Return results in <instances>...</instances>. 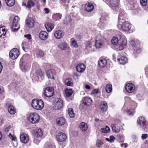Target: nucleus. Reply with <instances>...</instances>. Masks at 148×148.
<instances>
[{
    "label": "nucleus",
    "mask_w": 148,
    "mask_h": 148,
    "mask_svg": "<svg viewBox=\"0 0 148 148\" xmlns=\"http://www.w3.org/2000/svg\"><path fill=\"white\" fill-rule=\"evenodd\" d=\"M32 105L34 109L40 110L44 108V104L42 100L35 99H33L32 101Z\"/></svg>",
    "instance_id": "1"
},
{
    "label": "nucleus",
    "mask_w": 148,
    "mask_h": 148,
    "mask_svg": "<svg viewBox=\"0 0 148 148\" xmlns=\"http://www.w3.org/2000/svg\"><path fill=\"white\" fill-rule=\"evenodd\" d=\"M92 102L91 99L89 97H85L83 98L82 104L80 105V108L83 110H85L86 107L90 105Z\"/></svg>",
    "instance_id": "2"
},
{
    "label": "nucleus",
    "mask_w": 148,
    "mask_h": 148,
    "mask_svg": "<svg viewBox=\"0 0 148 148\" xmlns=\"http://www.w3.org/2000/svg\"><path fill=\"white\" fill-rule=\"evenodd\" d=\"M40 116L36 113H31L28 117V119L29 122L32 124L38 123L39 121Z\"/></svg>",
    "instance_id": "3"
},
{
    "label": "nucleus",
    "mask_w": 148,
    "mask_h": 148,
    "mask_svg": "<svg viewBox=\"0 0 148 148\" xmlns=\"http://www.w3.org/2000/svg\"><path fill=\"white\" fill-rule=\"evenodd\" d=\"M54 94V89L51 87H47L44 90L43 97L45 98L51 97Z\"/></svg>",
    "instance_id": "4"
},
{
    "label": "nucleus",
    "mask_w": 148,
    "mask_h": 148,
    "mask_svg": "<svg viewBox=\"0 0 148 148\" xmlns=\"http://www.w3.org/2000/svg\"><path fill=\"white\" fill-rule=\"evenodd\" d=\"M130 45L134 48L133 53L135 57H136L140 51V50L139 46L136 45V43L135 40H132L130 42Z\"/></svg>",
    "instance_id": "5"
},
{
    "label": "nucleus",
    "mask_w": 148,
    "mask_h": 148,
    "mask_svg": "<svg viewBox=\"0 0 148 148\" xmlns=\"http://www.w3.org/2000/svg\"><path fill=\"white\" fill-rule=\"evenodd\" d=\"M19 18L18 16H15L13 19L12 29L13 32L17 31L20 28V25L18 24Z\"/></svg>",
    "instance_id": "6"
},
{
    "label": "nucleus",
    "mask_w": 148,
    "mask_h": 148,
    "mask_svg": "<svg viewBox=\"0 0 148 148\" xmlns=\"http://www.w3.org/2000/svg\"><path fill=\"white\" fill-rule=\"evenodd\" d=\"M19 54L18 50L16 48H14L12 49L9 53L10 57L12 60L17 58Z\"/></svg>",
    "instance_id": "7"
},
{
    "label": "nucleus",
    "mask_w": 148,
    "mask_h": 148,
    "mask_svg": "<svg viewBox=\"0 0 148 148\" xmlns=\"http://www.w3.org/2000/svg\"><path fill=\"white\" fill-rule=\"evenodd\" d=\"M56 138L57 140L59 143L62 142L65 140L66 138V136L63 133L59 132L56 134Z\"/></svg>",
    "instance_id": "8"
},
{
    "label": "nucleus",
    "mask_w": 148,
    "mask_h": 148,
    "mask_svg": "<svg viewBox=\"0 0 148 148\" xmlns=\"http://www.w3.org/2000/svg\"><path fill=\"white\" fill-rule=\"evenodd\" d=\"M125 88L127 92L132 93L135 91V85L133 84L128 83L126 84Z\"/></svg>",
    "instance_id": "9"
},
{
    "label": "nucleus",
    "mask_w": 148,
    "mask_h": 148,
    "mask_svg": "<svg viewBox=\"0 0 148 148\" xmlns=\"http://www.w3.org/2000/svg\"><path fill=\"white\" fill-rule=\"evenodd\" d=\"M121 26L122 29L124 31H129L131 27V25L128 21L123 22Z\"/></svg>",
    "instance_id": "10"
},
{
    "label": "nucleus",
    "mask_w": 148,
    "mask_h": 148,
    "mask_svg": "<svg viewBox=\"0 0 148 148\" xmlns=\"http://www.w3.org/2000/svg\"><path fill=\"white\" fill-rule=\"evenodd\" d=\"M63 106V101L60 98L58 99L54 105V108L55 110H58L62 108Z\"/></svg>",
    "instance_id": "11"
},
{
    "label": "nucleus",
    "mask_w": 148,
    "mask_h": 148,
    "mask_svg": "<svg viewBox=\"0 0 148 148\" xmlns=\"http://www.w3.org/2000/svg\"><path fill=\"white\" fill-rule=\"evenodd\" d=\"M85 10L88 12H91L94 9V7L93 4L91 3H87L84 6Z\"/></svg>",
    "instance_id": "12"
},
{
    "label": "nucleus",
    "mask_w": 148,
    "mask_h": 148,
    "mask_svg": "<svg viewBox=\"0 0 148 148\" xmlns=\"http://www.w3.org/2000/svg\"><path fill=\"white\" fill-rule=\"evenodd\" d=\"M119 0H110L109 6L112 8L118 7L119 4Z\"/></svg>",
    "instance_id": "13"
},
{
    "label": "nucleus",
    "mask_w": 148,
    "mask_h": 148,
    "mask_svg": "<svg viewBox=\"0 0 148 148\" xmlns=\"http://www.w3.org/2000/svg\"><path fill=\"white\" fill-rule=\"evenodd\" d=\"M137 123L140 126L144 127L146 125V121L144 117L141 116L138 118Z\"/></svg>",
    "instance_id": "14"
},
{
    "label": "nucleus",
    "mask_w": 148,
    "mask_h": 148,
    "mask_svg": "<svg viewBox=\"0 0 148 148\" xmlns=\"http://www.w3.org/2000/svg\"><path fill=\"white\" fill-rule=\"evenodd\" d=\"M56 73V72L55 70L51 69L48 70L46 72V74L49 78L54 79Z\"/></svg>",
    "instance_id": "15"
},
{
    "label": "nucleus",
    "mask_w": 148,
    "mask_h": 148,
    "mask_svg": "<svg viewBox=\"0 0 148 148\" xmlns=\"http://www.w3.org/2000/svg\"><path fill=\"white\" fill-rule=\"evenodd\" d=\"M64 33L62 30H58L56 31L54 33L55 37L57 39H60L63 37Z\"/></svg>",
    "instance_id": "16"
},
{
    "label": "nucleus",
    "mask_w": 148,
    "mask_h": 148,
    "mask_svg": "<svg viewBox=\"0 0 148 148\" xmlns=\"http://www.w3.org/2000/svg\"><path fill=\"white\" fill-rule=\"evenodd\" d=\"M39 36L42 40H45L48 38V34L46 32L42 31L39 33Z\"/></svg>",
    "instance_id": "17"
},
{
    "label": "nucleus",
    "mask_w": 148,
    "mask_h": 148,
    "mask_svg": "<svg viewBox=\"0 0 148 148\" xmlns=\"http://www.w3.org/2000/svg\"><path fill=\"white\" fill-rule=\"evenodd\" d=\"M26 25L29 27H34L35 23L34 20L31 18H29L26 21Z\"/></svg>",
    "instance_id": "18"
},
{
    "label": "nucleus",
    "mask_w": 148,
    "mask_h": 148,
    "mask_svg": "<svg viewBox=\"0 0 148 148\" xmlns=\"http://www.w3.org/2000/svg\"><path fill=\"white\" fill-rule=\"evenodd\" d=\"M20 138L21 141L24 143H27L29 140L28 137L25 134L21 135L20 136Z\"/></svg>",
    "instance_id": "19"
},
{
    "label": "nucleus",
    "mask_w": 148,
    "mask_h": 148,
    "mask_svg": "<svg viewBox=\"0 0 148 148\" xmlns=\"http://www.w3.org/2000/svg\"><path fill=\"white\" fill-rule=\"evenodd\" d=\"M85 68L86 66L84 64H80L77 66L76 69L78 72L82 73L84 71Z\"/></svg>",
    "instance_id": "20"
},
{
    "label": "nucleus",
    "mask_w": 148,
    "mask_h": 148,
    "mask_svg": "<svg viewBox=\"0 0 148 148\" xmlns=\"http://www.w3.org/2000/svg\"><path fill=\"white\" fill-rule=\"evenodd\" d=\"M57 124L60 126L63 125H64L66 123V120L63 117H59L56 119Z\"/></svg>",
    "instance_id": "21"
},
{
    "label": "nucleus",
    "mask_w": 148,
    "mask_h": 148,
    "mask_svg": "<svg viewBox=\"0 0 148 148\" xmlns=\"http://www.w3.org/2000/svg\"><path fill=\"white\" fill-rule=\"evenodd\" d=\"M68 46L67 43L65 41H62L60 43L58 47L61 49L65 50L66 49Z\"/></svg>",
    "instance_id": "22"
},
{
    "label": "nucleus",
    "mask_w": 148,
    "mask_h": 148,
    "mask_svg": "<svg viewBox=\"0 0 148 148\" xmlns=\"http://www.w3.org/2000/svg\"><path fill=\"white\" fill-rule=\"evenodd\" d=\"M108 108V106L106 102L105 101H102L100 104V109L103 111H106Z\"/></svg>",
    "instance_id": "23"
},
{
    "label": "nucleus",
    "mask_w": 148,
    "mask_h": 148,
    "mask_svg": "<svg viewBox=\"0 0 148 148\" xmlns=\"http://www.w3.org/2000/svg\"><path fill=\"white\" fill-rule=\"evenodd\" d=\"M107 62L105 59H101L98 62V64L99 66L101 67H104L106 65Z\"/></svg>",
    "instance_id": "24"
},
{
    "label": "nucleus",
    "mask_w": 148,
    "mask_h": 148,
    "mask_svg": "<svg viewBox=\"0 0 148 148\" xmlns=\"http://www.w3.org/2000/svg\"><path fill=\"white\" fill-rule=\"evenodd\" d=\"M79 128L82 131H85L87 129V125L85 123L82 122L79 125Z\"/></svg>",
    "instance_id": "25"
},
{
    "label": "nucleus",
    "mask_w": 148,
    "mask_h": 148,
    "mask_svg": "<svg viewBox=\"0 0 148 148\" xmlns=\"http://www.w3.org/2000/svg\"><path fill=\"white\" fill-rule=\"evenodd\" d=\"M8 112L11 114H14L16 112L15 108L12 105H10L8 108Z\"/></svg>",
    "instance_id": "26"
},
{
    "label": "nucleus",
    "mask_w": 148,
    "mask_h": 148,
    "mask_svg": "<svg viewBox=\"0 0 148 148\" xmlns=\"http://www.w3.org/2000/svg\"><path fill=\"white\" fill-rule=\"evenodd\" d=\"M45 27L48 31L50 32L54 28V25L53 24L49 23L45 25Z\"/></svg>",
    "instance_id": "27"
},
{
    "label": "nucleus",
    "mask_w": 148,
    "mask_h": 148,
    "mask_svg": "<svg viewBox=\"0 0 148 148\" xmlns=\"http://www.w3.org/2000/svg\"><path fill=\"white\" fill-rule=\"evenodd\" d=\"M65 84L67 86H71L73 85V81L70 78H67L65 81Z\"/></svg>",
    "instance_id": "28"
},
{
    "label": "nucleus",
    "mask_w": 148,
    "mask_h": 148,
    "mask_svg": "<svg viewBox=\"0 0 148 148\" xmlns=\"http://www.w3.org/2000/svg\"><path fill=\"white\" fill-rule=\"evenodd\" d=\"M112 127L113 131L114 132H118L120 130V128L118 125H112Z\"/></svg>",
    "instance_id": "29"
},
{
    "label": "nucleus",
    "mask_w": 148,
    "mask_h": 148,
    "mask_svg": "<svg viewBox=\"0 0 148 148\" xmlns=\"http://www.w3.org/2000/svg\"><path fill=\"white\" fill-rule=\"evenodd\" d=\"M103 42L102 40L99 39L95 41V45L97 48H100L102 45Z\"/></svg>",
    "instance_id": "30"
},
{
    "label": "nucleus",
    "mask_w": 148,
    "mask_h": 148,
    "mask_svg": "<svg viewBox=\"0 0 148 148\" xmlns=\"http://www.w3.org/2000/svg\"><path fill=\"white\" fill-rule=\"evenodd\" d=\"M118 60L120 64H124L127 62V59L125 57L122 56L120 59H118Z\"/></svg>",
    "instance_id": "31"
},
{
    "label": "nucleus",
    "mask_w": 148,
    "mask_h": 148,
    "mask_svg": "<svg viewBox=\"0 0 148 148\" xmlns=\"http://www.w3.org/2000/svg\"><path fill=\"white\" fill-rule=\"evenodd\" d=\"M8 6H12L15 4V0H5Z\"/></svg>",
    "instance_id": "32"
},
{
    "label": "nucleus",
    "mask_w": 148,
    "mask_h": 148,
    "mask_svg": "<svg viewBox=\"0 0 148 148\" xmlns=\"http://www.w3.org/2000/svg\"><path fill=\"white\" fill-rule=\"evenodd\" d=\"M112 85L110 84H107L106 86V91L107 93H110L112 91Z\"/></svg>",
    "instance_id": "33"
},
{
    "label": "nucleus",
    "mask_w": 148,
    "mask_h": 148,
    "mask_svg": "<svg viewBox=\"0 0 148 148\" xmlns=\"http://www.w3.org/2000/svg\"><path fill=\"white\" fill-rule=\"evenodd\" d=\"M68 113L71 118H73L75 116V115L72 108H70L68 109Z\"/></svg>",
    "instance_id": "34"
},
{
    "label": "nucleus",
    "mask_w": 148,
    "mask_h": 148,
    "mask_svg": "<svg viewBox=\"0 0 148 148\" xmlns=\"http://www.w3.org/2000/svg\"><path fill=\"white\" fill-rule=\"evenodd\" d=\"M6 33V30L4 27H0V37L4 36Z\"/></svg>",
    "instance_id": "35"
},
{
    "label": "nucleus",
    "mask_w": 148,
    "mask_h": 148,
    "mask_svg": "<svg viewBox=\"0 0 148 148\" xmlns=\"http://www.w3.org/2000/svg\"><path fill=\"white\" fill-rule=\"evenodd\" d=\"M73 92V91L71 89H66L65 90L66 96L68 97H70L72 95Z\"/></svg>",
    "instance_id": "36"
},
{
    "label": "nucleus",
    "mask_w": 148,
    "mask_h": 148,
    "mask_svg": "<svg viewBox=\"0 0 148 148\" xmlns=\"http://www.w3.org/2000/svg\"><path fill=\"white\" fill-rule=\"evenodd\" d=\"M53 18L56 20H58L61 18L62 14L60 13H56L53 15Z\"/></svg>",
    "instance_id": "37"
},
{
    "label": "nucleus",
    "mask_w": 148,
    "mask_h": 148,
    "mask_svg": "<svg viewBox=\"0 0 148 148\" xmlns=\"http://www.w3.org/2000/svg\"><path fill=\"white\" fill-rule=\"evenodd\" d=\"M35 134L38 137L42 136V130L40 129H36Z\"/></svg>",
    "instance_id": "38"
},
{
    "label": "nucleus",
    "mask_w": 148,
    "mask_h": 148,
    "mask_svg": "<svg viewBox=\"0 0 148 148\" xmlns=\"http://www.w3.org/2000/svg\"><path fill=\"white\" fill-rule=\"evenodd\" d=\"M34 3L32 0H29L27 2V7L29 8L34 6Z\"/></svg>",
    "instance_id": "39"
},
{
    "label": "nucleus",
    "mask_w": 148,
    "mask_h": 148,
    "mask_svg": "<svg viewBox=\"0 0 148 148\" xmlns=\"http://www.w3.org/2000/svg\"><path fill=\"white\" fill-rule=\"evenodd\" d=\"M110 131V128L107 126H106L105 128H101V129L100 131L103 133H106L109 132Z\"/></svg>",
    "instance_id": "40"
},
{
    "label": "nucleus",
    "mask_w": 148,
    "mask_h": 148,
    "mask_svg": "<svg viewBox=\"0 0 148 148\" xmlns=\"http://www.w3.org/2000/svg\"><path fill=\"white\" fill-rule=\"evenodd\" d=\"M118 42V40L116 37H113L112 39V43L114 45H116Z\"/></svg>",
    "instance_id": "41"
},
{
    "label": "nucleus",
    "mask_w": 148,
    "mask_h": 148,
    "mask_svg": "<svg viewBox=\"0 0 148 148\" xmlns=\"http://www.w3.org/2000/svg\"><path fill=\"white\" fill-rule=\"evenodd\" d=\"M86 49H88L91 48L92 46L91 42L90 41L86 42Z\"/></svg>",
    "instance_id": "42"
},
{
    "label": "nucleus",
    "mask_w": 148,
    "mask_h": 148,
    "mask_svg": "<svg viewBox=\"0 0 148 148\" xmlns=\"http://www.w3.org/2000/svg\"><path fill=\"white\" fill-rule=\"evenodd\" d=\"M71 45L74 48H77L78 47V45L77 42L75 40H73L71 42Z\"/></svg>",
    "instance_id": "43"
},
{
    "label": "nucleus",
    "mask_w": 148,
    "mask_h": 148,
    "mask_svg": "<svg viewBox=\"0 0 148 148\" xmlns=\"http://www.w3.org/2000/svg\"><path fill=\"white\" fill-rule=\"evenodd\" d=\"M124 112L126 113L127 115H132L134 114L133 110L132 109L130 110H126Z\"/></svg>",
    "instance_id": "44"
},
{
    "label": "nucleus",
    "mask_w": 148,
    "mask_h": 148,
    "mask_svg": "<svg viewBox=\"0 0 148 148\" xmlns=\"http://www.w3.org/2000/svg\"><path fill=\"white\" fill-rule=\"evenodd\" d=\"M98 25L100 28L103 29V27L106 26V24L104 22H100V23L98 24Z\"/></svg>",
    "instance_id": "45"
},
{
    "label": "nucleus",
    "mask_w": 148,
    "mask_h": 148,
    "mask_svg": "<svg viewBox=\"0 0 148 148\" xmlns=\"http://www.w3.org/2000/svg\"><path fill=\"white\" fill-rule=\"evenodd\" d=\"M8 136L9 138L12 140H16V138L15 136L13 135H12L10 133L8 135Z\"/></svg>",
    "instance_id": "46"
},
{
    "label": "nucleus",
    "mask_w": 148,
    "mask_h": 148,
    "mask_svg": "<svg viewBox=\"0 0 148 148\" xmlns=\"http://www.w3.org/2000/svg\"><path fill=\"white\" fill-rule=\"evenodd\" d=\"M102 143L100 140H98L96 141V145L97 147H99L102 145Z\"/></svg>",
    "instance_id": "47"
},
{
    "label": "nucleus",
    "mask_w": 148,
    "mask_h": 148,
    "mask_svg": "<svg viewBox=\"0 0 148 148\" xmlns=\"http://www.w3.org/2000/svg\"><path fill=\"white\" fill-rule=\"evenodd\" d=\"M147 0H140V3L142 6H145L147 4Z\"/></svg>",
    "instance_id": "48"
},
{
    "label": "nucleus",
    "mask_w": 148,
    "mask_h": 148,
    "mask_svg": "<svg viewBox=\"0 0 148 148\" xmlns=\"http://www.w3.org/2000/svg\"><path fill=\"white\" fill-rule=\"evenodd\" d=\"M71 21L70 18L69 17H66V19L64 21V22L66 24H68L70 23Z\"/></svg>",
    "instance_id": "49"
},
{
    "label": "nucleus",
    "mask_w": 148,
    "mask_h": 148,
    "mask_svg": "<svg viewBox=\"0 0 148 148\" xmlns=\"http://www.w3.org/2000/svg\"><path fill=\"white\" fill-rule=\"evenodd\" d=\"M147 136H148L147 134H144L142 135L141 138L143 140H145L147 138Z\"/></svg>",
    "instance_id": "50"
},
{
    "label": "nucleus",
    "mask_w": 148,
    "mask_h": 148,
    "mask_svg": "<svg viewBox=\"0 0 148 148\" xmlns=\"http://www.w3.org/2000/svg\"><path fill=\"white\" fill-rule=\"evenodd\" d=\"M38 55L40 57H42L44 55V53L42 51H39L38 53Z\"/></svg>",
    "instance_id": "51"
},
{
    "label": "nucleus",
    "mask_w": 148,
    "mask_h": 148,
    "mask_svg": "<svg viewBox=\"0 0 148 148\" xmlns=\"http://www.w3.org/2000/svg\"><path fill=\"white\" fill-rule=\"evenodd\" d=\"M110 143H112L114 141L115 138L114 136H111L110 137Z\"/></svg>",
    "instance_id": "52"
},
{
    "label": "nucleus",
    "mask_w": 148,
    "mask_h": 148,
    "mask_svg": "<svg viewBox=\"0 0 148 148\" xmlns=\"http://www.w3.org/2000/svg\"><path fill=\"white\" fill-rule=\"evenodd\" d=\"M24 37L28 39H30L31 38V35L30 34H26L24 35Z\"/></svg>",
    "instance_id": "53"
},
{
    "label": "nucleus",
    "mask_w": 148,
    "mask_h": 148,
    "mask_svg": "<svg viewBox=\"0 0 148 148\" xmlns=\"http://www.w3.org/2000/svg\"><path fill=\"white\" fill-rule=\"evenodd\" d=\"M136 97L137 99L140 100H141L143 99L142 96L139 94H138V95H137Z\"/></svg>",
    "instance_id": "54"
},
{
    "label": "nucleus",
    "mask_w": 148,
    "mask_h": 148,
    "mask_svg": "<svg viewBox=\"0 0 148 148\" xmlns=\"http://www.w3.org/2000/svg\"><path fill=\"white\" fill-rule=\"evenodd\" d=\"M123 17L121 14H119V16L118 17V21L119 22L121 21V19H123Z\"/></svg>",
    "instance_id": "55"
},
{
    "label": "nucleus",
    "mask_w": 148,
    "mask_h": 148,
    "mask_svg": "<svg viewBox=\"0 0 148 148\" xmlns=\"http://www.w3.org/2000/svg\"><path fill=\"white\" fill-rule=\"evenodd\" d=\"M98 89H94L92 92V93L94 94H96L98 93Z\"/></svg>",
    "instance_id": "56"
},
{
    "label": "nucleus",
    "mask_w": 148,
    "mask_h": 148,
    "mask_svg": "<svg viewBox=\"0 0 148 148\" xmlns=\"http://www.w3.org/2000/svg\"><path fill=\"white\" fill-rule=\"evenodd\" d=\"M10 129V126H9L7 127L6 128H5L4 129V130L6 132H8L9 130Z\"/></svg>",
    "instance_id": "57"
},
{
    "label": "nucleus",
    "mask_w": 148,
    "mask_h": 148,
    "mask_svg": "<svg viewBox=\"0 0 148 148\" xmlns=\"http://www.w3.org/2000/svg\"><path fill=\"white\" fill-rule=\"evenodd\" d=\"M44 10L45 11V13L46 14L48 13L49 12V9L47 8H45L44 9Z\"/></svg>",
    "instance_id": "58"
},
{
    "label": "nucleus",
    "mask_w": 148,
    "mask_h": 148,
    "mask_svg": "<svg viewBox=\"0 0 148 148\" xmlns=\"http://www.w3.org/2000/svg\"><path fill=\"white\" fill-rule=\"evenodd\" d=\"M121 147H123L124 146L125 148H126L127 147V144L126 143L122 144L121 145Z\"/></svg>",
    "instance_id": "59"
},
{
    "label": "nucleus",
    "mask_w": 148,
    "mask_h": 148,
    "mask_svg": "<svg viewBox=\"0 0 148 148\" xmlns=\"http://www.w3.org/2000/svg\"><path fill=\"white\" fill-rule=\"evenodd\" d=\"M3 88L2 87L0 86V93H1L3 91Z\"/></svg>",
    "instance_id": "60"
},
{
    "label": "nucleus",
    "mask_w": 148,
    "mask_h": 148,
    "mask_svg": "<svg viewBox=\"0 0 148 148\" xmlns=\"http://www.w3.org/2000/svg\"><path fill=\"white\" fill-rule=\"evenodd\" d=\"M85 88L87 89H90V86L88 85H86Z\"/></svg>",
    "instance_id": "61"
},
{
    "label": "nucleus",
    "mask_w": 148,
    "mask_h": 148,
    "mask_svg": "<svg viewBox=\"0 0 148 148\" xmlns=\"http://www.w3.org/2000/svg\"><path fill=\"white\" fill-rule=\"evenodd\" d=\"M3 68V66L2 65L1 63L0 62V73L2 71V69Z\"/></svg>",
    "instance_id": "62"
},
{
    "label": "nucleus",
    "mask_w": 148,
    "mask_h": 148,
    "mask_svg": "<svg viewBox=\"0 0 148 148\" xmlns=\"http://www.w3.org/2000/svg\"><path fill=\"white\" fill-rule=\"evenodd\" d=\"M120 48H121V50L123 49V45L122 44H121Z\"/></svg>",
    "instance_id": "63"
},
{
    "label": "nucleus",
    "mask_w": 148,
    "mask_h": 148,
    "mask_svg": "<svg viewBox=\"0 0 148 148\" xmlns=\"http://www.w3.org/2000/svg\"><path fill=\"white\" fill-rule=\"evenodd\" d=\"M74 74L75 76H76L77 77L78 76V74L76 73H74Z\"/></svg>",
    "instance_id": "64"
}]
</instances>
